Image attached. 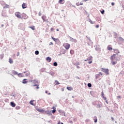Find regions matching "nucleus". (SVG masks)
Listing matches in <instances>:
<instances>
[{"label": "nucleus", "mask_w": 124, "mask_h": 124, "mask_svg": "<svg viewBox=\"0 0 124 124\" xmlns=\"http://www.w3.org/2000/svg\"><path fill=\"white\" fill-rule=\"evenodd\" d=\"M121 56L120 55L113 54L111 56V62L113 65L117 63L118 61L120 60Z\"/></svg>", "instance_id": "f257e3e1"}, {"label": "nucleus", "mask_w": 124, "mask_h": 124, "mask_svg": "<svg viewBox=\"0 0 124 124\" xmlns=\"http://www.w3.org/2000/svg\"><path fill=\"white\" fill-rule=\"evenodd\" d=\"M63 46L66 50H68L71 46V45L68 43H65L63 44Z\"/></svg>", "instance_id": "f03ea898"}, {"label": "nucleus", "mask_w": 124, "mask_h": 124, "mask_svg": "<svg viewBox=\"0 0 124 124\" xmlns=\"http://www.w3.org/2000/svg\"><path fill=\"white\" fill-rule=\"evenodd\" d=\"M15 15L16 17L19 19H21L22 17V14H21V13H20V12H16L15 13Z\"/></svg>", "instance_id": "7ed1b4c3"}, {"label": "nucleus", "mask_w": 124, "mask_h": 124, "mask_svg": "<svg viewBox=\"0 0 124 124\" xmlns=\"http://www.w3.org/2000/svg\"><path fill=\"white\" fill-rule=\"evenodd\" d=\"M101 71L106 74L107 75H108L109 74V70L108 69H104V68H101Z\"/></svg>", "instance_id": "20e7f679"}, {"label": "nucleus", "mask_w": 124, "mask_h": 124, "mask_svg": "<svg viewBox=\"0 0 124 124\" xmlns=\"http://www.w3.org/2000/svg\"><path fill=\"white\" fill-rule=\"evenodd\" d=\"M28 18V16L26 14H21V17L20 19H27Z\"/></svg>", "instance_id": "39448f33"}, {"label": "nucleus", "mask_w": 124, "mask_h": 124, "mask_svg": "<svg viewBox=\"0 0 124 124\" xmlns=\"http://www.w3.org/2000/svg\"><path fill=\"white\" fill-rule=\"evenodd\" d=\"M42 19L44 22H48V19H46V16H42Z\"/></svg>", "instance_id": "423d86ee"}, {"label": "nucleus", "mask_w": 124, "mask_h": 124, "mask_svg": "<svg viewBox=\"0 0 124 124\" xmlns=\"http://www.w3.org/2000/svg\"><path fill=\"white\" fill-rule=\"evenodd\" d=\"M114 53L116 54H118L120 53V51L118 49H113Z\"/></svg>", "instance_id": "0eeeda50"}, {"label": "nucleus", "mask_w": 124, "mask_h": 124, "mask_svg": "<svg viewBox=\"0 0 124 124\" xmlns=\"http://www.w3.org/2000/svg\"><path fill=\"white\" fill-rule=\"evenodd\" d=\"M37 111L40 112V113H45V110L43 109H41V108H37L36 109Z\"/></svg>", "instance_id": "6e6552de"}, {"label": "nucleus", "mask_w": 124, "mask_h": 124, "mask_svg": "<svg viewBox=\"0 0 124 124\" xmlns=\"http://www.w3.org/2000/svg\"><path fill=\"white\" fill-rule=\"evenodd\" d=\"M30 82H32V83H34V84H39V82L38 81H37L36 80L34 79V80H30Z\"/></svg>", "instance_id": "1a4fd4ad"}, {"label": "nucleus", "mask_w": 124, "mask_h": 124, "mask_svg": "<svg viewBox=\"0 0 124 124\" xmlns=\"http://www.w3.org/2000/svg\"><path fill=\"white\" fill-rule=\"evenodd\" d=\"M107 48L108 51H111L112 50V47L111 45L108 46Z\"/></svg>", "instance_id": "9d476101"}, {"label": "nucleus", "mask_w": 124, "mask_h": 124, "mask_svg": "<svg viewBox=\"0 0 124 124\" xmlns=\"http://www.w3.org/2000/svg\"><path fill=\"white\" fill-rule=\"evenodd\" d=\"M11 106H12L13 108H15V107H16V103H15L13 102H11Z\"/></svg>", "instance_id": "9b49d317"}, {"label": "nucleus", "mask_w": 124, "mask_h": 124, "mask_svg": "<svg viewBox=\"0 0 124 124\" xmlns=\"http://www.w3.org/2000/svg\"><path fill=\"white\" fill-rule=\"evenodd\" d=\"M23 73L24 74L26 73V77H28L30 75V73L29 71L24 72Z\"/></svg>", "instance_id": "f8f14e48"}, {"label": "nucleus", "mask_w": 124, "mask_h": 124, "mask_svg": "<svg viewBox=\"0 0 124 124\" xmlns=\"http://www.w3.org/2000/svg\"><path fill=\"white\" fill-rule=\"evenodd\" d=\"M64 3V0H59V3L60 4H63Z\"/></svg>", "instance_id": "ddd939ff"}, {"label": "nucleus", "mask_w": 124, "mask_h": 124, "mask_svg": "<svg viewBox=\"0 0 124 124\" xmlns=\"http://www.w3.org/2000/svg\"><path fill=\"white\" fill-rule=\"evenodd\" d=\"M22 8L23 9H25L27 7L26 4L25 3H22Z\"/></svg>", "instance_id": "4468645a"}, {"label": "nucleus", "mask_w": 124, "mask_h": 124, "mask_svg": "<svg viewBox=\"0 0 124 124\" xmlns=\"http://www.w3.org/2000/svg\"><path fill=\"white\" fill-rule=\"evenodd\" d=\"M46 60L47 62H50L51 61V58L49 57H48L46 58Z\"/></svg>", "instance_id": "2eb2a0df"}, {"label": "nucleus", "mask_w": 124, "mask_h": 124, "mask_svg": "<svg viewBox=\"0 0 124 124\" xmlns=\"http://www.w3.org/2000/svg\"><path fill=\"white\" fill-rule=\"evenodd\" d=\"M80 64V62H74V65H76V66H78Z\"/></svg>", "instance_id": "dca6fc26"}, {"label": "nucleus", "mask_w": 124, "mask_h": 124, "mask_svg": "<svg viewBox=\"0 0 124 124\" xmlns=\"http://www.w3.org/2000/svg\"><path fill=\"white\" fill-rule=\"evenodd\" d=\"M27 79H24L22 80V84H27L28 83V81H26Z\"/></svg>", "instance_id": "f3484780"}, {"label": "nucleus", "mask_w": 124, "mask_h": 124, "mask_svg": "<svg viewBox=\"0 0 124 124\" xmlns=\"http://www.w3.org/2000/svg\"><path fill=\"white\" fill-rule=\"evenodd\" d=\"M66 88L68 91H72L73 90V88L72 87H67Z\"/></svg>", "instance_id": "a211bd4d"}, {"label": "nucleus", "mask_w": 124, "mask_h": 124, "mask_svg": "<svg viewBox=\"0 0 124 124\" xmlns=\"http://www.w3.org/2000/svg\"><path fill=\"white\" fill-rule=\"evenodd\" d=\"M33 101H34L33 100H31V101H30V104H31V105L32 106H35V104H34L33 103Z\"/></svg>", "instance_id": "6ab92c4d"}, {"label": "nucleus", "mask_w": 124, "mask_h": 124, "mask_svg": "<svg viewBox=\"0 0 124 124\" xmlns=\"http://www.w3.org/2000/svg\"><path fill=\"white\" fill-rule=\"evenodd\" d=\"M17 76L19 77V78H22L23 76V75L22 73H19L17 74Z\"/></svg>", "instance_id": "aec40b11"}, {"label": "nucleus", "mask_w": 124, "mask_h": 124, "mask_svg": "<svg viewBox=\"0 0 124 124\" xmlns=\"http://www.w3.org/2000/svg\"><path fill=\"white\" fill-rule=\"evenodd\" d=\"M101 107H102V105L98 103L97 105V108H100Z\"/></svg>", "instance_id": "412c9836"}, {"label": "nucleus", "mask_w": 124, "mask_h": 124, "mask_svg": "<svg viewBox=\"0 0 124 124\" xmlns=\"http://www.w3.org/2000/svg\"><path fill=\"white\" fill-rule=\"evenodd\" d=\"M89 22L91 24H94V23H95V22L92 21V20H89Z\"/></svg>", "instance_id": "4be33fe9"}, {"label": "nucleus", "mask_w": 124, "mask_h": 124, "mask_svg": "<svg viewBox=\"0 0 124 124\" xmlns=\"http://www.w3.org/2000/svg\"><path fill=\"white\" fill-rule=\"evenodd\" d=\"M51 39H52L55 42L57 41H59V40L58 39H55L54 37H53L52 36H51Z\"/></svg>", "instance_id": "5701e85b"}, {"label": "nucleus", "mask_w": 124, "mask_h": 124, "mask_svg": "<svg viewBox=\"0 0 124 124\" xmlns=\"http://www.w3.org/2000/svg\"><path fill=\"white\" fill-rule=\"evenodd\" d=\"M92 57L90 56L87 60H85V61H90L92 60Z\"/></svg>", "instance_id": "b1692460"}, {"label": "nucleus", "mask_w": 124, "mask_h": 124, "mask_svg": "<svg viewBox=\"0 0 124 124\" xmlns=\"http://www.w3.org/2000/svg\"><path fill=\"white\" fill-rule=\"evenodd\" d=\"M30 29H31L32 30H35V26H31L29 27Z\"/></svg>", "instance_id": "393cba45"}, {"label": "nucleus", "mask_w": 124, "mask_h": 124, "mask_svg": "<svg viewBox=\"0 0 124 124\" xmlns=\"http://www.w3.org/2000/svg\"><path fill=\"white\" fill-rule=\"evenodd\" d=\"M101 77L100 74H97L96 76V79H98Z\"/></svg>", "instance_id": "a878e982"}, {"label": "nucleus", "mask_w": 124, "mask_h": 124, "mask_svg": "<svg viewBox=\"0 0 124 124\" xmlns=\"http://www.w3.org/2000/svg\"><path fill=\"white\" fill-rule=\"evenodd\" d=\"M9 62L10 63H13V60L12 59V58H9Z\"/></svg>", "instance_id": "bb28decb"}, {"label": "nucleus", "mask_w": 124, "mask_h": 124, "mask_svg": "<svg viewBox=\"0 0 124 124\" xmlns=\"http://www.w3.org/2000/svg\"><path fill=\"white\" fill-rule=\"evenodd\" d=\"M94 123H97V117H94Z\"/></svg>", "instance_id": "cd10ccee"}, {"label": "nucleus", "mask_w": 124, "mask_h": 124, "mask_svg": "<svg viewBox=\"0 0 124 124\" xmlns=\"http://www.w3.org/2000/svg\"><path fill=\"white\" fill-rule=\"evenodd\" d=\"M46 114H49V115L51 114V112L50 111H46Z\"/></svg>", "instance_id": "c85d7f7f"}, {"label": "nucleus", "mask_w": 124, "mask_h": 124, "mask_svg": "<svg viewBox=\"0 0 124 124\" xmlns=\"http://www.w3.org/2000/svg\"><path fill=\"white\" fill-rule=\"evenodd\" d=\"M70 54L71 55H74V50H70Z\"/></svg>", "instance_id": "c756f323"}, {"label": "nucleus", "mask_w": 124, "mask_h": 124, "mask_svg": "<svg viewBox=\"0 0 124 124\" xmlns=\"http://www.w3.org/2000/svg\"><path fill=\"white\" fill-rule=\"evenodd\" d=\"M16 110H19V109H20V106H16Z\"/></svg>", "instance_id": "7c9ffc66"}, {"label": "nucleus", "mask_w": 124, "mask_h": 124, "mask_svg": "<svg viewBox=\"0 0 124 124\" xmlns=\"http://www.w3.org/2000/svg\"><path fill=\"white\" fill-rule=\"evenodd\" d=\"M35 55H39V51H37V50L35 51Z\"/></svg>", "instance_id": "2f4dec72"}, {"label": "nucleus", "mask_w": 124, "mask_h": 124, "mask_svg": "<svg viewBox=\"0 0 124 124\" xmlns=\"http://www.w3.org/2000/svg\"><path fill=\"white\" fill-rule=\"evenodd\" d=\"M13 74L15 75H18V73L16 71H14Z\"/></svg>", "instance_id": "473e14b6"}, {"label": "nucleus", "mask_w": 124, "mask_h": 124, "mask_svg": "<svg viewBox=\"0 0 124 124\" xmlns=\"http://www.w3.org/2000/svg\"><path fill=\"white\" fill-rule=\"evenodd\" d=\"M76 6H80V3L79 2H78L77 3H76Z\"/></svg>", "instance_id": "72a5a7b5"}, {"label": "nucleus", "mask_w": 124, "mask_h": 124, "mask_svg": "<svg viewBox=\"0 0 124 124\" xmlns=\"http://www.w3.org/2000/svg\"><path fill=\"white\" fill-rule=\"evenodd\" d=\"M88 86L90 88L92 87V84L91 83H88Z\"/></svg>", "instance_id": "f704fd0d"}, {"label": "nucleus", "mask_w": 124, "mask_h": 124, "mask_svg": "<svg viewBox=\"0 0 124 124\" xmlns=\"http://www.w3.org/2000/svg\"><path fill=\"white\" fill-rule=\"evenodd\" d=\"M39 86H40V84H38L37 85V86H36V88L37 89H39Z\"/></svg>", "instance_id": "c9c22d12"}, {"label": "nucleus", "mask_w": 124, "mask_h": 124, "mask_svg": "<svg viewBox=\"0 0 124 124\" xmlns=\"http://www.w3.org/2000/svg\"><path fill=\"white\" fill-rule=\"evenodd\" d=\"M56 109H53V110H52V113H53V114H55V113L56 112Z\"/></svg>", "instance_id": "e433bc0d"}, {"label": "nucleus", "mask_w": 124, "mask_h": 124, "mask_svg": "<svg viewBox=\"0 0 124 124\" xmlns=\"http://www.w3.org/2000/svg\"><path fill=\"white\" fill-rule=\"evenodd\" d=\"M54 65L55 66H57V65H58V64H57V62H54Z\"/></svg>", "instance_id": "4c0bfd02"}, {"label": "nucleus", "mask_w": 124, "mask_h": 124, "mask_svg": "<svg viewBox=\"0 0 124 124\" xmlns=\"http://www.w3.org/2000/svg\"><path fill=\"white\" fill-rule=\"evenodd\" d=\"M103 98L106 101L107 100V98L106 97H104V96H103Z\"/></svg>", "instance_id": "58836bf2"}, {"label": "nucleus", "mask_w": 124, "mask_h": 124, "mask_svg": "<svg viewBox=\"0 0 124 124\" xmlns=\"http://www.w3.org/2000/svg\"><path fill=\"white\" fill-rule=\"evenodd\" d=\"M104 12H105V11H104V10H103V11H101V13L102 14H104Z\"/></svg>", "instance_id": "ea45409f"}, {"label": "nucleus", "mask_w": 124, "mask_h": 124, "mask_svg": "<svg viewBox=\"0 0 124 124\" xmlns=\"http://www.w3.org/2000/svg\"><path fill=\"white\" fill-rule=\"evenodd\" d=\"M99 74L100 76H102L103 75V73L102 72H99Z\"/></svg>", "instance_id": "a19ab883"}, {"label": "nucleus", "mask_w": 124, "mask_h": 124, "mask_svg": "<svg viewBox=\"0 0 124 124\" xmlns=\"http://www.w3.org/2000/svg\"><path fill=\"white\" fill-rule=\"evenodd\" d=\"M56 85H59L60 83L57 80L56 81Z\"/></svg>", "instance_id": "79ce46f5"}, {"label": "nucleus", "mask_w": 124, "mask_h": 124, "mask_svg": "<svg viewBox=\"0 0 124 124\" xmlns=\"http://www.w3.org/2000/svg\"><path fill=\"white\" fill-rule=\"evenodd\" d=\"M96 29H98V28H99V25H96Z\"/></svg>", "instance_id": "37998d69"}, {"label": "nucleus", "mask_w": 124, "mask_h": 124, "mask_svg": "<svg viewBox=\"0 0 124 124\" xmlns=\"http://www.w3.org/2000/svg\"><path fill=\"white\" fill-rule=\"evenodd\" d=\"M92 63V61H89V62H88V63H89V64H91V63Z\"/></svg>", "instance_id": "c03bdc74"}, {"label": "nucleus", "mask_w": 124, "mask_h": 124, "mask_svg": "<svg viewBox=\"0 0 124 124\" xmlns=\"http://www.w3.org/2000/svg\"><path fill=\"white\" fill-rule=\"evenodd\" d=\"M105 102L107 103V104H108V101L107 100H105Z\"/></svg>", "instance_id": "a18cd8bd"}, {"label": "nucleus", "mask_w": 124, "mask_h": 124, "mask_svg": "<svg viewBox=\"0 0 124 124\" xmlns=\"http://www.w3.org/2000/svg\"><path fill=\"white\" fill-rule=\"evenodd\" d=\"M83 4V3L82 2L79 3V5H82Z\"/></svg>", "instance_id": "49530a36"}, {"label": "nucleus", "mask_w": 124, "mask_h": 124, "mask_svg": "<svg viewBox=\"0 0 124 124\" xmlns=\"http://www.w3.org/2000/svg\"><path fill=\"white\" fill-rule=\"evenodd\" d=\"M39 16H42L41 13H39Z\"/></svg>", "instance_id": "de8ad7c7"}, {"label": "nucleus", "mask_w": 124, "mask_h": 124, "mask_svg": "<svg viewBox=\"0 0 124 124\" xmlns=\"http://www.w3.org/2000/svg\"><path fill=\"white\" fill-rule=\"evenodd\" d=\"M33 86H34H34H37V84H36L34 83V85H33Z\"/></svg>", "instance_id": "09e8293b"}, {"label": "nucleus", "mask_w": 124, "mask_h": 124, "mask_svg": "<svg viewBox=\"0 0 124 124\" xmlns=\"http://www.w3.org/2000/svg\"><path fill=\"white\" fill-rule=\"evenodd\" d=\"M111 5H112V6H114V2H112V3H111Z\"/></svg>", "instance_id": "8fccbe9b"}, {"label": "nucleus", "mask_w": 124, "mask_h": 124, "mask_svg": "<svg viewBox=\"0 0 124 124\" xmlns=\"http://www.w3.org/2000/svg\"><path fill=\"white\" fill-rule=\"evenodd\" d=\"M56 109V108H55L54 107H53V108H51V109Z\"/></svg>", "instance_id": "3c124183"}, {"label": "nucleus", "mask_w": 124, "mask_h": 124, "mask_svg": "<svg viewBox=\"0 0 124 124\" xmlns=\"http://www.w3.org/2000/svg\"><path fill=\"white\" fill-rule=\"evenodd\" d=\"M53 45V43H52V42H51V43H50V44H49V45Z\"/></svg>", "instance_id": "603ef678"}, {"label": "nucleus", "mask_w": 124, "mask_h": 124, "mask_svg": "<svg viewBox=\"0 0 124 124\" xmlns=\"http://www.w3.org/2000/svg\"><path fill=\"white\" fill-rule=\"evenodd\" d=\"M50 30H51V31H52L54 30V29H53V28H51V29H50Z\"/></svg>", "instance_id": "864d4df0"}, {"label": "nucleus", "mask_w": 124, "mask_h": 124, "mask_svg": "<svg viewBox=\"0 0 124 124\" xmlns=\"http://www.w3.org/2000/svg\"><path fill=\"white\" fill-rule=\"evenodd\" d=\"M102 97H103V96H104V93L102 94Z\"/></svg>", "instance_id": "5fc2aeb1"}, {"label": "nucleus", "mask_w": 124, "mask_h": 124, "mask_svg": "<svg viewBox=\"0 0 124 124\" xmlns=\"http://www.w3.org/2000/svg\"><path fill=\"white\" fill-rule=\"evenodd\" d=\"M87 0H83V1H87Z\"/></svg>", "instance_id": "6e6d98bb"}, {"label": "nucleus", "mask_w": 124, "mask_h": 124, "mask_svg": "<svg viewBox=\"0 0 124 124\" xmlns=\"http://www.w3.org/2000/svg\"><path fill=\"white\" fill-rule=\"evenodd\" d=\"M17 56H19V52L17 53Z\"/></svg>", "instance_id": "4d7b16f0"}, {"label": "nucleus", "mask_w": 124, "mask_h": 124, "mask_svg": "<svg viewBox=\"0 0 124 124\" xmlns=\"http://www.w3.org/2000/svg\"><path fill=\"white\" fill-rule=\"evenodd\" d=\"M118 98H121V96H118Z\"/></svg>", "instance_id": "13d9d810"}, {"label": "nucleus", "mask_w": 124, "mask_h": 124, "mask_svg": "<svg viewBox=\"0 0 124 124\" xmlns=\"http://www.w3.org/2000/svg\"><path fill=\"white\" fill-rule=\"evenodd\" d=\"M58 124H61L60 121L58 122Z\"/></svg>", "instance_id": "bf43d9fd"}, {"label": "nucleus", "mask_w": 124, "mask_h": 124, "mask_svg": "<svg viewBox=\"0 0 124 124\" xmlns=\"http://www.w3.org/2000/svg\"><path fill=\"white\" fill-rule=\"evenodd\" d=\"M45 93H48V92H47V91H46V92H45Z\"/></svg>", "instance_id": "052dcab7"}, {"label": "nucleus", "mask_w": 124, "mask_h": 124, "mask_svg": "<svg viewBox=\"0 0 124 124\" xmlns=\"http://www.w3.org/2000/svg\"><path fill=\"white\" fill-rule=\"evenodd\" d=\"M77 68H80L79 66H77Z\"/></svg>", "instance_id": "680f3d73"}, {"label": "nucleus", "mask_w": 124, "mask_h": 124, "mask_svg": "<svg viewBox=\"0 0 124 124\" xmlns=\"http://www.w3.org/2000/svg\"><path fill=\"white\" fill-rule=\"evenodd\" d=\"M64 91V89H62V91Z\"/></svg>", "instance_id": "e2e57ef3"}, {"label": "nucleus", "mask_w": 124, "mask_h": 124, "mask_svg": "<svg viewBox=\"0 0 124 124\" xmlns=\"http://www.w3.org/2000/svg\"><path fill=\"white\" fill-rule=\"evenodd\" d=\"M50 94H51L50 93H48V95H50Z\"/></svg>", "instance_id": "0e129e2a"}, {"label": "nucleus", "mask_w": 124, "mask_h": 124, "mask_svg": "<svg viewBox=\"0 0 124 124\" xmlns=\"http://www.w3.org/2000/svg\"><path fill=\"white\" fill-rule=\"evenodd\" d=\"M3 26H4L3 25H1V27H3Z\"/></svg>", "instance_id": "69168bd1"}, {"label": "nucleus", "mask_w": 124, "mask_h": 124, "mask_svg": "<svg viewBox=\"0 0 124 124\" xmlns=\"http://www.w3.org/2000/svg\"><path fill=\"white\" fill-rule=\"evenodd\" d=\"M57 31H59V29H58L57 30Z\"/></svg>", "instance_id": "338daca9"}, {"label": "nucleus", "mask_w": 124, "mask_h": 124, "mask_svg": "<svg viewBox=\"0 0 124 124\" xmlns=\"http://www.w3.org/2000/svg\"><path fill=\"white\" fill-rule=\"evenodd\" d=\"M61 124H63V123H61Z\"/></svg>", "instance_id": "774afa93"}]
</instances>
